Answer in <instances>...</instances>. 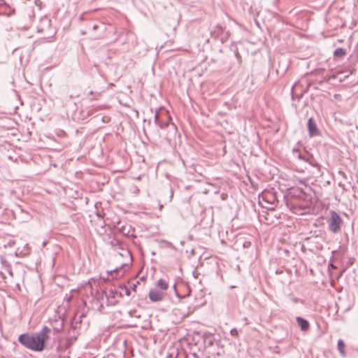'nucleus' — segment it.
<instances>
[{
	"instance_id": "f257e3e1",
	"label": "nucleus",
	"mask_w": 358,
	"mask_h": 358,
	"mask_svg": "<svg viewBox=\"0 0 358 358\" xmlns=\"http://www.w3.org/2000/svg\"><path fill=\"white\" fill-rule=\"evenodd\" d=\"M51 328L43 326L41 331L29 334L24 333L19 336L18 342L26 348L34 352L50 350L53 348L57 338L53 337L51 341Z\"/></svg>"
},
{
	"instance_id": "f03ea898",
	"label": "nucleus",
	"mask_w": 358,
	"mask_h": 358,
	"mask_svg": "<svg viewBox=\"0 0 358 358\" xmlns=\"http://www.w3.org/2000/svg\"><path fill=\"white\" fill-rule=\"evenodd\" d=\"M289 194L295 199L293 201V208L295 209L296 213L303 214L306 210H309L311 205L310 199H307V194L301 188H292Z\"/></svg>"
},
{
	"instance_id": "f3484780",
	"label": "nucleus",
	"mask_w": 358,
	"mask_h": 358,
	"mask_svg": "<svg viewBox=\"0 0 358 358\" xmlns=\"http://www.w3.org/2000/svg\"><path fill=\"white\" fill-rule=\"evenodd\" d=\"M139 284V282L138 281H136L135 283H133L131 285V288L135 291L136 290V286L137 285Z\"/></svg>"
},
{
	"instance_id": "dca6fc26",
	"label": "nucleus",
	"mask_w": 358,
	"mask_h": 358,
	"mask_svg": "<svg viewBox=\"0 0 358 358\" xmlns=\"http://www.w3.org/2000/svg\"><path fill=\"white\" fill-rule=\"evenodd\" d=\"M161 129H165L169 126V122H159L157 124Z\"/></svg>"
},
{
	"instance_id": "7ed1b4c3",
	"label": "nucleus",
	"mask_w": 358,
	"mask_h": 358,
	"mask_svg": "<svg viewBox=\"0 0 358 358\" xmlns=\"http://www.w3.org/2000/svg\"><path fill=\"white\" fill-rule=\"evenodd\" d=\"M329 230L334 234H338L343 225V220L340 215L334 210L329 211V217L327 218Z\"/></svg>"
},
{
	"instance_id": "b1692460",
	"label": "nucleus",
	"mask_w": 358,
	"mask_h": 358,
	"mask_svg": "<svg viewBox=\"0 0 358 358\" xmlns=\"http://www.w3.org/2000/svg\"><path fill=\"white\" fill-rule=\"evenodd\" d=\"M97 27H98V26H97L96 24H94V25L93 26V29H97Z\"/></svg>"
},
{
	"instance_id": "ddd939ff",
	"label": "nucleus",
	"mask_w": 358,
	"mask_h": 358,
	"mask_svg": "<svg viewBox=\"0 0 358 358\" xmlns=\"http://www.w3.org/2000/svg\"><path fill=\"white\" fill-rule=\"evenodd\" d=\"M157 286L162 290H166L168 289V284L164 279H159L157 282Z\"/></svg>"
},
{
	"instance_id": "412c9836",
	"label": "nucleus",
	"mask_w": 358,
	"mask_h": 358,
	"mask_svg": "<svg viewBox=\"0 0 358 358\" xmlns=\"http://www.w3.org/2000/svg\"><path fill=\"white\" fill-rule=\"evenodd\" d=\"M188 358H199V356L196 353H193L190 357Z\"/></svg>"
},
{
	"instance_id": "5701e85b",
	"label": "nucleus",
	"mask_w": 358,
	"mask_h": 358,
	"mask_svg": "<svg viewBox=\"0 0 358 358\" xmlns=\"http://www.w3.org/2000/svg\"><path fill=\"white\" fill-rule=\"evenodd\" d=\"M0 275H1V278L2 279H3V278H4V275H3V274L1 272H0Z\"/></svg>"
},
{
	"instance_id": "20e7f679",
	"label": "nucleus",
	"mask_w": 358,
	"mask_h": 358,
	"mask_svg": "<svg viewBox=\"0 0 358 358\" xmlns=\"http://www.w3.org/2000/svg\"><path fill=\"white\" fill-rule=\"evenodd\" d=\"M50 327H48L49 328H51V334L52 333L54 336H56L57 334L61 333L64 330V320L61 318L60 317L51 320L50 322ZM57 338V336H55Z\"/></svg>"
},
{
	"instance_id": "0eeeda50",
	"label": "nucleus",
	"mask_w": 358,
	"mask_h": 358,
	"mask_svg": "<svg viewBox=\"0 0 358 358\" xmlns=\"http://www.w3.org/2000/svg\"><path fill=\"white\" fill-rule=\"evenodd\" d=\"M124 266H129V264L126 263L122 264L119 267H117L110 271H108V275H113V278H117L120 276H122L124 275V271L122 272L121 274H120V273L122 271V269Z\"/></svg>"
},
{
	"instance_id": "423d86ee",
	"label": "nucleus",
	"mask_w": 358,
	"mask_h": 358,
	"mask_svg": "<svg viewBox=\"0 0 358 358\" xmlns=\"http://www.w3.org/2000/svg\"><path fill=\"white\" fill-rule=\"evenodd\" d=\"M149 299L153 302L160 301L164 297V293L162 291L151 289L149 292Z\"/></svg>"
},
{
	"instance_id": "4468645a",
	"label": "nucleus",
	"mask_w": 358,
	"mask_h": 358,
	"mask_svg": "<svg viewBox=\"0 0 358 358\" xmlns=\"http://www.w3.org/2000/svg\"><path fill=\"white\" fill-rule=\"evenodd\" d=\"M122 252L120 253V256H125V255L128 256L129 261L131 263L132 261V257H131L130 252L129 250H124V249H122Z\"/></svg>"
},
{
	"instance_id": "6e6552de",
	"label": "nucleus",
	"mask_w": 358,
	"mask_h": 358,
	"mask_svg": "<svg viewBox=\"0 0 358 358\" xmlns=\"http://www.w3.org/2000/svg\"><path fill=\"white\" fill-rule=\"evenodd\" d=\"M296 320L301 331H307L310 329V324L307 320L301 317H296Z\"/></svg>"
},
{
	"instance_id": "a211bd4d",
	"label": "nucleus",
	"mask_w": 358,
	"mask_h": 358,
	"mask_svg": "<svg viewBox=\"0 0 358 358\" xmlns=\"http://www.w3.org/2000/svg\"><path fill=\"white\" fill-rule=\"evenodd\" d=\"M159 116H158V113L156 112L155 114V122L157 124L159 123Z\"/></svg>"
},
{
	"instance_id": "39448f33",
	"label": "nucleus",
	"mask_w": 358,
	"mask_h": 358,
	"mask_svg": "<svg viewBox=\"0 0 358 358\" xmlns=\"http://www.w3.org/2000/svg\"><path fill=\"white\" fill-rule=\"evenodd\" d=\"M308 130L310 137L317 136L320 135V131L318 129L317 124L313 117H310L308 120Z\"/></svg>"
},
{
	"instance_id": "6ab92c4d",
	"label": "nucleus",
	"mask_w": 358,
	"mask_h": 358,
	"mask_svg": "<svg viewBox=\"0 0 358 358\" xmlns=\"http://www.w3.org/2000/svg\"><path fill=\"white\" fill-rule=\"evenodd\" d=\"M293 152H298L299 153V158L303 159V157H302V155H301V153L299 152L298 149H294Z\"/></svg>"
},
{
	"instance_id": "1a4fd4ad",
	"label": "nucleus",
	"mask_w": 358,
	"mask_h": 358,
	"mask_svg": "<svg viewBox=\"0 0 358 358\" xmlns=\"http://www.w3.org/2000/svg\"><path fill=\"white\" fill-rule=\"evenodd\" d=\"M120 289H121V291H120V292L116 291L115 294H119L120 296H122L123 294H126L127 296L130 295L131 292L126 286H124V285L120 286ZM110 296H112L113 297H114L115 293L113 291H111L110 293Z\"/></svg>"
},
{
	"instance_id": "f8f14e48",
	"label": "nucleus",
	"mask_w": 358,
	"mask_h": 358,
	"mask_svg": "<svg viewBox=\"0 0 358 358\" xmlns=\"http://www.w3.org/2000/svg\"><path fill=\"white\" fill-rule=\"evenodd\" d=\"M337 346H338V350L339 351L340 354L343 357H345L346 355V352L345 350V344L344 341L341 339H339L338 341Z\"/></svg>"
},
{
	"instance_id": "aec40b11",
	"label": "nucleus",
	"mask_w": 358,
	"mask_h": 358,
	"mask_svg": "<svg viewBox=\"0 0 358 358\" xmlns=\"http://www.w3.org/2000/svg\"><path fill=\"white\" fill-rule=\"evenodd\" d=\"M162 242L164 243H166L167 244V246L171 248L173 245H172V243L168 241H164V240H162Z\"/></svg>"
},
{
	"instance_id": "2eb2a0df",
	"label": "nucleus",
	"mask_w": 358,
	"mask_h": 358,
	"mask_svg": "<svg viewBox=\"0 0 358 358\" xmlns=\"http://www.w3.org/2000/svg\"><path fill=\"white\" fill-rule=\"evenodd\" d=\"M230 334H231L233 337L238 338V331L237 330V329L234 328V329H232L230 331Z\"/></svg>"
},
{
	"instance_id": "9b49d317",
	"label": "nucleus",
	"mask_w": 358,
	"mask_h": 358,
	"mask_svg": "<svg viewBox=\"0 0 358 358\" xmlns=\"http://www.w3.org/2000/svg\"><path fill=\"white\" fill-rule=\"evenodd\" d=\"M346 55V50L342 48H336L334 52V56L336 58H342Z\"/></svg>"
},
{
	"instance_id": "9d476101",
	"label": "nucleus",
	"mask_w": 358,
	"mask_h": 358,
	"mask_svg": "<svg viewBox=\"0 0 358 358\" xmlns=\"http://www.w3.org/2000/svg\"><path fill=\"white\" fill-rule=\"evenodd\" d=\"M236 245L237 246L241 245L243 248H248L251 245V242L248 241H244L241 237H239L236 241Z\"/></svg>"
},
{
	"instance_id": "4be33fe9",
	"label": "nucleus",
	"mask_w": 358,
	"mask_h": 358,
	"mask_svg": "<svg viewBox=\"0 0 358 358\" xmlns=\"http://www.w3.org/2000/svg\"><path fill=\"white\" fill-rule=\"evenodd\" d=\"M236 57H237L238 59H240V58H241V56H240V55H239V53H238V52H236Z\"/></svg>"
}]
</instances>
